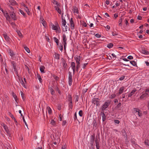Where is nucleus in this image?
<instances>
[{"label":"nucleus","mask_w":149,"mask_h":149,"mask_svg":"<svg viewBox=\"0 0 149 149\" xmlns=\"http://www.w3.org/2000/svg\"><path fill=\"white\" fill-rule=\"evenodd\" d=\"M10 16L13 20H15L17 19L16 15L13 12L10 14Z\"/></svg>","instance_id":"11"},{"label":"nucleus","mask_w":149,"mask_h":149,"mask_svg":"<svg viewBox=\"0 0 149 149\" xmlns=\"http://www.w3.org/2000/svg\"><path fill=\"white\" fill-rule=\"evenodd\" d=\"M116 95L115 93H114L111 95L109 97V98L111 99H113L116 97Z\"/></svg>","instance_id":"44"},{"label":"nucleus","mask_w":149,"mask_h":149,"mask_svg":"<svg viewBox=\"0 0 149 149\" xmlns=\"http://www.w3.org/2000/svg\"><path fill=\"white\" fill-rule=\"evenodd\" d=\"M60 6H55L54 8L55 9V10L57 11L58 13L59 14H61V10L59 8Z\"/></svg>","instance_id":"9"},{"label":"nucleus","mask_w":149,"mask_h":149,"mask_svg":"<svg viewBox=\"0 0 149 149\" xmlns=\"http://www.w3.org/2000/svg\"><path fill=\"white\" fill-rule=\"evenodd\" d=\"M123 135L124 136V137L126 138L127 139V133L125 129H123L122 131Z\"/></svg>","instance_id":"14"},{"label":"nucleus","mask_w":149,"mask_h":149,"mask_svg":"<svg viewBox=\"0 0 149 149\" xmlns=\"http://www.w3.org/2000/svg\"><path fill=\"white\" fill-rule=\"evenodd\" d=\"M20 93L22 99L23 100V101H24L25 100V97L24 96V94L22 91H20Z\"/></svg>","instance_id":"40"},{"label":"nucleus","mask_w":149,"mask_h":149,"mask_svg":"<svg viewBox=\"0 0 149 149\" xmlns=\"http://www.w3.org/2000/svg\"><path fill=\"white\" fill-rule=\"evenodd\" d=\"M14 70V71L15 72L17 76L18 77V78L19 77V75L18 74V70L16 68H13Z\"/></svg>","instance_id":"32"},{"label":"nucleus","mask_w":149,"mask_h":149,"mask_svg":"<svg viewBox=\"0 0 149 149\" xmlns=\"http://www.w3.org/2000/svg\"><path fill=\"white\" fill-rule=\"evenodd\" d=\"M95 36L97 38H100L101 37V35L99 33H97L95 35Z\"/></svg>","instance_id":"63"},{"label":"nucleus","mask_w":149,"mask_h":149,"mask_svg":"<svg viewBox=\"0 0 149 149\" xmlns=\"http://www.w3.org/2000/svg\"><path fill=\"white\" fill-rule=\"evenodd\" d=\"M22 119H23V121L25 123V125L28 127V125H27L26 122V121H25V120L24 119V116H23Z\"/></svg>","instance_id":"55"},{"label":"nucleus","mask_w":149,"mask_h":149,"mask_svg":"<svg viewBox=\"0 0 149 149\" xmlns=\"http://www.w3.org/2000/svg\"><path fill=\"white\" fill-rule=\"evenodd\" d=\"M19 11L24 17L26 16V14L22 10L19 9Z\"/></svg>","instance_id":"45"},{"label":"nucleus","mask_w":149,"mask_h":149,"mask_svg":"<svg viewBox=\"0 0 149 149\" xmlns=\"http://www.w3.org/2000/svg\"><path fill=\"white\" fill-rule=\"evenodd\" d=\"M41 23L43 25V26L45 27L46 25V24L45 23L46 22L45 21H44L43 19L42 20Z\"/></svg>","instance_id":"49"},{"label":"nucleus","mask_w":149,"mask_h":149,"mask_svg":"<svg viewBox=\"0 0 149 149\" xmlns=\"http://www.w3.org/2000/svg\"><path fill=\"white\" fill-rule=\"evenodd\" d=\"M9 1L12 6H14L16 4V2L15 0H9Z\"/></svg>","instance_id":"15"},{"label":"nucleus","mask_w":149,"mask_h":149,"mask_svg":"<svg viewBox=\"0 0 149 149\" xmlns=\"http://www.w3.org/2000/svg\"><path fill=\"white\" fill-rule=\"evenodd\" d=\"M124 88H125L123 86L121 87L120 88L119 91V94H120L123 93V91L124 89Z\"/></svg>","instance_id":"19"},{"label":"nucleus","mask_w":149,"mask_h":149,"mask_svg":"<svg viewBox=\"0 0 149 149\" xmlns=\"http://www.w3.org/2000/svg\"><path fill=\"white\" fill-rule=\"evenodd\" d=\"M74 13H78V10L76 6H74L73 7Z\"/></svg>","instance_id":"26"},{"label":"nucleus","mask_w":149,"mask_h":149,"mask_svg":"<svg viewBox=\"0 0 149 149\" xmlns=\"http://www.w3.org/2000/svg\"><path fill=\"white\" fill-rule=\"evenodd\" d=\"M1 125L3 126L4 130L6 132L7 134L9 136H10L11 135V134L7 126L3 123L1 124Z\"/></svg>","instance_id":"6"},{"label":"nucleus","mask_w":149,"mask_h":149,"mask_svg":"<svg viewBox=\"0 0 149 149\" xmlns=\"http://www.w3.org/2000/svg\"><path fill=\"white\" fill-rule=\"evenodd\" d=\"M136 91V88H134L131 92L128 95V97H131L135 93V92Z\"/></svg>","instance_id":"8"},{"label":"nucleus","mask_w":149,"mask_h":149,"mask_svg":"<svg viewBox=\"0 0 149 149\" xmlns=\"http://www.w3.org/2000/svg\"><path fill=\"white\" fill-rule=\"evenodd\" d=\"M55 24V25L52 23L51 24V26H52V29L54 30H56V32H58L59 33H60L61 30L58 23L56 22Z\"/></svg>","instance_id":"1"},{"label":"nucleus","mask_w":149,"mask_h":149,"mask_svg":"<svg viewBox=\"0 0 149 149\" xmlns=\"http://www.w3.org/2000/svg\"><path fill=\"white\" fill-rule=\"evenodd\" d=\"M21 83L22 86L25 88H26V86L25 85V83L24 82L22 78H21Z\"/></svg>","instance_id":"31"},{"label":"nucleus","mask_w":149,"mask_h":149,"mask_svg":"<svg viewBox=\"0 0 149 149\" xmlns=\"http://www.w3.org/2000/svg\"><path fill=\"white\" fill-rule=\"evenodd\" d=\"M95 146L97 149H99L100 148V146L99 145V142L98 141V139L96 138V140L95 141Z\"/></svg>","instance_id":"12"},{"label":"nucleus","mask_w":149,"mask_h":149,"mask_svg":"<svg viewBox=\"0 0 149 149\" xmlns=\"http://www.w3.org/2000/svg\"><path fill=\"white\" fill-rule=\"evenodd\" d=\"M74 120H76L77 119L76 112L74 114Z\"/></svg>","instance_id":"61"},{"label":"nucleus","mask_w":149,"mask_h":149,"mask_svg":"<svg viewBox=\"0 0 149 149\" xmlns=\"http://www.w3.org/2000/svg\"><path fill=\"white\" fill-rule=\"evenodd\" d=\"M17 34L19 36H22V34L21 33L20 31L19 30H17L16 31Z\"/></svg>","instance_id":"53"},{"label":"nucleus","mask_w":149,"mask_h":149,"mask_svg":"<svg viewBox=\"0 0 149 149\" xmlns=\"http://www.w3.org/2000/svg\"><path fill=\"white\" fill-rule=\"evenodd\" d=\"M101 115L102 116V121L103 122L104 121L106 120V116L105 114L103 112H101Z\"/></svg>","instance_id":"13"},{"label":"nucleus","mask_w":149,"mask_h":149,"mask_svg":"<svg viewBox=\"0 0 149 149\" xmlns=\"http://www.w3.org/2000/svg\"><path fill=\"white\" fill-rule=\"evenodd\" d=\"M141 53L143 54L146 55H148L149 54V52L145 50H142L141 51Z\"/></svg>","instance_id":"35"},{"label":"nucleus","mask_w":149,"mask_h":149,"mask_svg":"<svg viewBox=\"0 0 149 149\" xmlns=\"http://www.w3.org/2000/svg\"><path fill=\"white\" fill-rule=\"evenodd\" d=\"M3 15L6 18V19L7 20L8 19H10V17L8 14L7 13V11L5 12V13L3 14Z\"/></svg>","instance_id":"16"},{"label":"nucleus","mask_w":149,"mask_h":149,"mask_svg":"<svg viewBox=\"0 0 149 149\" xmlns=\"http://www.w3.org/2000/svg\"><path fill=\"white\" fill-rule=\"evenodd\" d=\"M104 27L106 28V30L107 31L109 30L110 29V27L109 25H107L106 27L104 26Z\"/></svg>","instance_id":"59"},{"label":"nucleus","mask_w":149,"mask_h":149,"mask_svg":"<svg viewBox=\"0 0 149 149\" xmlns=\"http://www.w3.org/2000/svg\"><path fill=\"white\" fill-rule=\"evenodd\" d=\"M64 27H65V28L64 29V28L62 26V28L63 29V30L64 31H67L68 30H69L70 29L67 26H64Z\"/></svg>","instance_id":"24"},{"label":"nucleus","mask_w":149,"mask_h":149,"mask_svg":"<svg viewBox=\"0 0 149 149\" xmlns=\"http://www.w3.org/2000/svg\"><path fill=\"white\" fill-rule=\"evenodd\" d=\"M3 35L6 41H9L10 38L6 34H3Z\"/></svg>","instance_id":"25"},{"label":"nucleus","mask_w":149,"mask_h":149,"mask_svg":"<svg viewBox=\"0 0 149 149\" xmlns=\"http://www.w3.org/2000/svg\"><path fill=\"white\" fill-rule=\"evenodd\" d=\"M62 26H65L66 25V21L65 20H62Z\"/></svg>","instance_id":"46"},{"label":"nucleus","mask_w":149,"mask_h":149,"mask_svg":"<svg viewBox=\"0 0 149 149\" xmlns=\"http://www.w3.org/2000/svg\"><path fill=\"white\" fill-rule=\"evenodd\" d=\"M149 95L147 93H145L142 94L140 97V98L141 99H143L145 97H148Z\"/></svg>","instance_id":"10"},{"label":"nucleus","mask_w":149,"mask_h":149,"mask_svg":"<svg viewBox=\"0 0 149 149\" xmlns=\"http://www.w3.org/2000/svg\"><path fill=\"white\" fill-rule=\"evenodd\" d=\"M79 116L81 117H82L83 115V112L81 110H80L79 112Z\"/></svg>","instance_id":"48"},{"label":"nucleus","mask_w":149,"mask_h":149,"mask_svg":"<svg viewBox=\"0 0 149 149\" xmlns=\"http://www.w3.org/2000/svg\"><path fill=\"white\" fill-rule=\"evenodd\" d=\"M138 112V115L139 116H141L142 115V114L141 113V111L139 110V111Z\"/></svg>","instance_id":"58"},{"label":"nucleus","mask_w":149,"mask_h":149,"mask_svg":"<svg viewBox=\"0 0 149 149\" xmlns=\"http://www.w3.org/2000/svg\"><path fill=\"white\" fill-rule=\"evenodd\" d=\"M9 53L10 56H13L14 55V54L13 51L11 50V49H9Z\"/></svg>","instance_id":"43"},{"label":"nucleus","mask_w":149,"mask_h":149,"mask_svg":"<svg viewBox=\"0 0 149 149\" xmlns=\"http://www.w3.org/2000/svg\"><path fill=\"white\" fill-rule=\"evenodd\" d=\"M26 51L28 53H29L30 52V50L29 48L25 46L24 47Z\"/></svg>","instance_id":"47"},{"label":"nucleus","mask_w":149,"mask_h":149,"mask_svg":"<svg viewBox=\"0 0 149 149\" xmlns=\"http://www.w3.org/2000/svg\"><path fill=\"white\" fill-rule=\"evenodd\" d=\"M54 55H55V57L56 59H57L58 60H59L60 59V54L55 52L54 53Z\"/></svg>","instance_id":"21"},{"label":"nucleus","mask_w":149,"mask_h":149,"mask_svg":"<svg viewBox=\"0 0 149 149\" xmlns=\"http://www.w3.org/2000/svg\"><path fill=\"white\" fill-rule=\"evenodd\" d=\"M61 60L62 63L63 67L65 70H66L67 68L68 65L66 63L65 60L63 58H62Z\"/></svg>","instance_id":"7"},{"label":"nucleus","mask_w":149,"mask_h":149,"mask_svg":"<svg viewBox=\"0 0 149 149\" xmlns=\"http://www.w3.org/2000/svg\"><path fill=\"white\" fill-rule=\"evenodd\" d=\"M47 109L49 114H50L52 113V111L51 109L49 107H47Z\"/></svg>","instance_id":"36"},{"label":"nucleus","mask_w":149,"mask_h":149,"mask_svg":"<svg viewBox=\"0 0 149 149\" xmlns=\"http://www.w3.org/2000/svg\"><path fill=\"white\" fill-rule=\"evenodd\" d=\"M45 67L44 66H41L40 67V70L42 73H44Z\"/></svg>","instance_id":"20"},{"label":"nucleus","mask_w":149,"mask_h":149,"mask_svg":"<svg viewBox=\"0 0 149 149\" xmlns=\"http://www.w3.org/2000/svg\"><path fill=\"white\" fill-rule=\"evenodd\" d=\"M54 40V41L56 42L57 45L58 46V43H59V41L58 39L56 38V37H54L53 38Z\"/></svg>","instance_id":"29"},{"label":"nucleus","mask_w":149,"mask_h":149,"mask_svg":"<svg viewBox=\"0 0 149 149\" xmlns=\"http://www.w3.org/2000/svg\"><path fill=\"white\" fill-rule=\"evenodd\" d=\"M145 143L146 145L149 146V141L147 140L145 141Z\"/></svg>","instance_id":"54"},{"label":"nucleus","mask_w":149,"mask_h":149,"mask_svg":"<svg viewBox=\"0 0 149 149\" xmlns=\"http://www.w3.org/2000/svg\"><path fill=\"white\" fill-rule=\"evenodd\" d=\"M49 89L50 91V93L51 94L53 95L54 94V90H53V88L52 87L49 88Z\"/></svg>","instance_id":"37"},{"label":"nucleus","mask_w":149,"mask_h":149,"mask_svg":"<svg viewBox=\"0 0 149 149\" xmlns=\"http://www.w3.org/2000/svg\"><path fill=\"white\" fill-rule=\"evenodd\" d=\"M25 10L28 15H30V13L28 8L27 9H25Z\"/></svg>","instance_id":"60"},{"label":"nucleus","mask_w":149,"mask_h":149,"mask_svg":"<svg viewBox=\"0 0 149 149\" xmlns=\"http://www.w3.org/2000/svg\"><path fill=\"white\" fill-rule=\"evenodd\" d=\"M100 99L97 98H94L92 99V103L97 106L100 105Z\"/></svg>","instance_id":"3"},{"label":"nucleus","mask_w":149,"mask_h":149,"mask_svg":"<svg viewBox=\"0 0 149 149\" xmlns=\"http://www.w3.org/2000/svg\"><path fill=\"white\" fill-rule=\"evenodd\" d=\"M72 75L71 72L69 71L68 72V83L69 86H71L72 85Z\"/></svg>","instance_id":"4"},{"label":"nucleus","mask_w":149,"mask_h":149,"mask_svg":"<svg viewBox=\"0 0 149 149\" xmlns=\"http://www.w3.org/2000/svg\"><path fill=\"white\" fill-rule=\"evenodd\" d=\"M124 22H125V23L126 24V26L129 25V23L128 22V20L126 19H125L124 20Z\"/></svg>","instance_id":"57"},{"label":"nucleus","mask_w":149,"mask_h":149,"mask_svg":"<svg viewBox=\"0 0 149 149\" xmlns=\"http://www.w3.org/2000/svg\"><path fill=\"white\" fill-rule=\"evenodd\" d=\"M62 37L63 43H66V41L67 40V38L65 35V34H63Z\"/></svg>","instance_id":"18"},{"label":"nucleus","mask_w":149,"mask_h":149,"mask_svg":"<svg viewBox=\"0 0 149 149\" xmlns=\"http://www.w3.org/2000/svg\"><path fill=\"white\" fill-rule=\"evenodd\" d=\"M130 63L133 66H137V64L134 61H130Z\"/></svg>","instance_id":"23"},{"label":"nucleus","mask_w":149,"mask_h":149,"mask_svg":"<svg viewBox=\"0 0 149 149\" xmlns=\"http://www.w3.org/2000/svg\"><path fill=\"white\" fill-rule=\"evenodd\" d=\"M122 20L123 19L121 18L118 21L119 25L120 26H121L122 25Z\"/></svg>","instance_id":"42"},{"label":"nucleus","mask_w":149,"mask_h":149,"mask_svg":"<svg viewBox=\"0 0 149 149\" xmlns=\"http://www.w3.org/2000/svg\"><path fill=\"white\" fill-rule=\"evenodd\" d=\"M37 77L38 78V79L39 80L40 82L41 83H42V81L41 76L39 74H38L37 75Z\"/></svg>","instance_id":"39"},{"label":"nucleus","mask_w":149,"mask_h":149,"mask_svg":"<svg viewBox=\"0 0 149 149\" xmlns=\"http://www.w3.org/2000/svg\"><path fill=\"white\" fill-rule=\"evenodd\" d=\"M51 124L53 125H54L56 124L55 121L54 120H51Z\"/></svg>","instance_id":"51"},{"label":"nucleus","mask_w":149,"mask_h":149,"mask_svg":"<svg viewBox=\"0 0 149 149\" xmlns=\"http://www.w3.org/2000/svg\"><path fill=\"white\" fill-rule=\"evenodd\" d=\"M68 100L69 102H72V98L71 95L69 94Z\"/></svg>","instance_id":"22"},{"label":"nucleus","mask_w":149,"mask_h":149,"mask_svg":"<svg viewBox=\"0 0 149 149\" xmlns=\"http://www.w3.org/2000/svg\"><path fill=\"white\" fill-rule=\"evenodd\" d=\"M110 104V102H105L102 106L101 109L102 111L105 110L107 108Z\"/></svg>","instance_id":"5"},{"label":"nucleus","mask_w":149,"mask_h":149,"mask_svg":"<svg viewBox=\"0 0 149 149\" xmlns=\"http://www.w3.org/2000/svg\"><path fill=\"white\" fill-rule=\"evenodd\" d=\"M12 95L14 98L15 99V100L16 102H17V100H18V99L17 98V96L14 93V92L12 93Z\"/></svg>","instance_id":"28"},{"label":"nucleus","mask_w":149,"mask_h":149,"mask_svg":"<svg viewBox=\"0 0 149 149\" xmlns=\"http://www.w3.org/2000/svg\"><path fill=\"white\" fill-rule=\"evenodd\" d=\"M68 107H69V109H72L73 108V104L72 102H69L68 104Z\"/></svg>","instance_id":"34"},{"label":"nucleus","mask_w":149,"mask_h":149,"mask_svg":"<svg viewBox=\"0 0 149 149\" xmlns=\"http://www.w3.org/2000/svg\"><path fill=\"white\" fill-rule=\"evenodd\" d=\"M75 98H76V100H75V102H78V101L79 99V97L78 95H75Z\"/></svg>","instance_id":"56"},{"label":"nucleus","mask_w":149,"mask_h":149,"mask_svg":"<svg viewBox=\"0 0 149 149\" xmlns=\"http://www.w3.org/2000/svg\"><path fill=\"white\" fill-rule=\"evenodd\" d=\"M67 146L66 145H65L62 146L61 149H67Z\"/></svg>","instance_id":"64"},{"label":"nucleus","mask_w":149,"mask_h":149,"mask_svg":"<svg viewBox=\"0 0 149 149\" xmlns=\"http://www.w3.org/2000/svg\"><path fill=\"white\" fill-rule=\"evenodd\" d=\"M113 46V44L112 43H109L107 45V47L109 48L112 47Z\"/></svg>","instance_id":"41"},{"label":"nucleus","mask_w":149,"mask_h":149,"mask_svg":"<svg viewBox=\"0 0 149 149\" xmlns=\"http://www.w3.org/2000/svg\"><path fill=\"white\" fill-rule=\"evenodd\" d=\"M74 59H75L76 61V62L77 63V65H76V70L77 71H78L79 69V68L80 67V56H77L76 57H74Z\"/></svg>","instance_id":"2"},{"label":"nucleus","mask_w":149,"mask_h":149,"mask_svg":"<svg viewBox=\"0 0 149 149\" xmlns=\"http://www.w3.org/2000/svg\"><path fill=\"white\" fill-rule=\"evenodd\" d=\"M81 24L83 26H84V27H86L87 26L86 24L84 22H83L81 23Z\"/></svg>","instance_id":"62"},{"label":"nucleus","mask_w":149,"mask_h":149,"mask_svg":"<svg viewBox=\"0 0 149 149\" xmlns=\"http://www.w3.org/2000/svg\"><path fill=\"white\" fill-rule=\"evenodd\" d=\"M71 67L72 69H74V68H75V65L74 62H72L71 63Z\"/></svg>","instance_id":"38"},{"label":"nucleus","mask_w":149,"mask_h":149,"mask_svg":"<svg viewBox=\"0 0 149 149\" xmlns=\"http://www.w3.org/2000/svg\"><path fill=\"white\" fill-rule=\"evenodd\" d=\"M139 110L137 108H134L133 109V111L135 113L137 112Z\"/></svg>","instance_id":"50"},{"label":"nucleus","mask_w":149,"mask_h":149,"mask_svg":"<svg viewBox=\"0 0 149 149\" xmlns=\"http://www.w3.org/2000/svg\"><path fill=\"white\" fill-rule=\"evenodd\" d=\"M135 140L134 139H132L131 141H132V143L134 144L135 145V146H136V145H137V146H138V145L137 144H136V142L135 141Z\"/></svg>","instance_id":"52"},{"label":"nucleus","mask_w":149,"mask_h":149,"mask_svg":"<svg viewBox=\"0 0 149 149\" xmlns=\"http://www.w3.org/2000/svg\"><path fill=\"white\" fill-rule=\"evenodd\" d=\"M95 138V134H93V135H92L90 137V141H94V140Z\"/></svg>","instance_id":"33"},{"label":"nucleus","mask_w":149,"mask_h":149,"mask_svg":"<svg viewBox=\"0 0 149 149\" xmlns=\"http://www.w3.org/2000/svg\"><path fill=\"white\" fill-rule=\"evenodd\" d=\"M121 106V103L120 102L119 103L117 106L115 107V109L116 110L118 109Z\"/></svg>","instance_id":"30"},{"label":"nucleus","mask_w":149,"mask_h":149,"mask_svg":"<svg viewBox=\"0 0 149 149\" xmlns=\"http://www.w3.org/2000/svg\"><path fill=\"white\" fill-rule=\"evenodd\" d=\"M52 3L56 5V6H60V3H59L56 0H52Z\"/></svg>","instance_id":"17"},{"label":"nucleus","mask_w":149,"mask_h":149,"mask_svg":"<svg viewBox=\"0 0 149 149\" xmlns=\"http://www.w3.org/2000/svg\"><path fill=\"white\" fill-rule=\"evenodd\" d=\"M11 64L13 66V68L16 67L17 64L16 63H15V62L14 61H12L11 62Z\"/></svg>","instance_id":"27"}]
</instances>
